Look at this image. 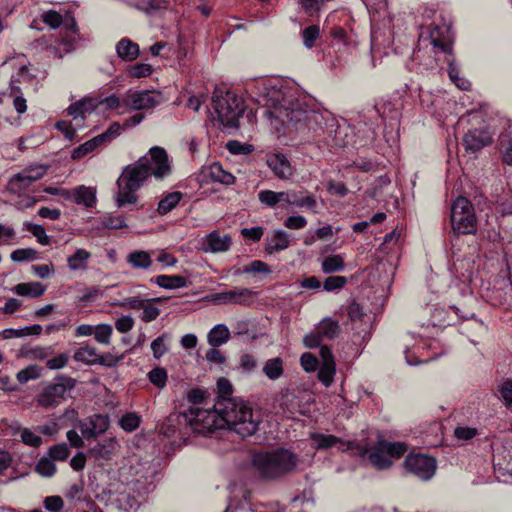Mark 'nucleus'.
I'll return each instance as SVG.
<instances>
[{
	"label": "nucleus",
	"instance_id": "72a5a7b5",
	"mask_svg": "<svg viewBox=\"0 0 512 512\" xmlns=\"http://www.w3.org/2000/svg\"><path fill=\"white\" fill-rule=\"evenodd\" d=\"M263 372L271 380L278 379L283 374L282 359L277 357L267 360L263 367Z\"/></svg>",
	"mask_w": 512,
	"mask_h": 512
},
{
	"label": "nucleus",
	"instance_id": "79ce46f5",
	"mask_svg": "<svg viewBox=\"0 0 512 512\" xmlns=\"http://www.w3.org/2000/svg\"><path fill=\"white\" fill-rule=\"evenodd\" d=\"M10 258L13 262L34 261L39 258V253L33 248H21L14 250Z\"/></svg>",
	"mask_w": 512,
	"mask_h": 512
},
{
	"label": "nucleus",
	"instance_id": "ddd939ff",
	"mask_svg": "<svg viewBox=\"0 0 512 512\" xmlns=\"http://www.w3.org/2000/svg\"><path fill=\"white\" fill-rule=\"evenodd\" d=\"M205 417H210L209 409L190 408L178 415V421L180 424L189 426L193 432L204 434L202 424L205 422Z\"/></svg>",
	"mask_w": 512,
	"mask_h": 512
},
{
	"label": "nucleus",
	"instance_id": "c85d7f7f",
	"mask_svg": "<svg viewBox=\"0 0 512 512\" xmlns=\"http://www.w3.org/2000/svg\"><path fill=\"white\" fill-rule=\"evenodd\" d=\"M183 194L179 191L168 193L158 203L157 212L160 215H165L172 211L182 199Z\"/></svg>",
	"mask_w": 512,
	"mask_h": 512
},
{
	"label": "nucleus",
	"instance_id": "bb28decb",
	"mask_svg": "<svg viewBox=\"0 0 512 512\" xmlns=\"http://www.w3.org/2000/svg\"><path fill=\"white\" fill-rule=\"evenodd\" d=\"M73 358L77 362H82L87 365H95L99 361V354L96 349L92 346H83L78 348L73 355Z\"/></svg>",
	"mask_w": 512,
	"mask_h": 512
},
{
	"label": "nucleus",
	"instance_id": "f257e3e1",
	"mask_svg": "<svg viewBox=\"0 0 512 512\" xmlns=\"http://www.w3.org/2000/svg\"><path fill=\"white\" fill-rule=\"evenodd\" d=\"M170 173L171 166L166 151L158 146L152 147L148 155L123 168L116 182L118 192L115 202L117 207L135 204L138 200L136 192L149 176L153 175L157 179H163Z\"/></svg>",
	"mask_w": 512,
	"mask_h": 512
},
{
	"label": "nucleus",
	"instance_id": "a878e982",
	"mask_svg": "<svg viewBox=\"0 0 512 512\" xmlns=\"http://www.w3.org/2000/svg\"><path fill=\"white\" fill-rule=\"evenodd\" d=\"M126 261L134 269H148L152 265L150 254L142 250H135L129 253Z\"/></svg>",
	"mask_w": 512,
	"mask_h": 512
},
{
	"label": "nucleus",
	"instance_id": "7ed1b4c3",
	"mask_svg": "<svg viewBox=\"0 0 512 512\" xmlns=\"http://www.w3.org/2000/svg\"><path fill=\"white\" fill-rule=\"evenodd\" d=\"M217 389L214 408L228 427L242 438L254 435L260 423L259 415L244 400L231 397L233 386L228 379L219 378Z\"/></svg>",
	"mask_w": 512,
	"mask_h": 512
},
{
	"label": "nucleus",
	"instance_id": "2f4dec72",
	"mask_svg": "<svg viewBox=\"0 0 512 512\" xmlns=\"http://www.w3.org/2000/svg\"><path fill=\"white\" fill-rule=\"evenodd\" d=\"M31 184L32 182L28 181L27 177L21 171L9 179L7 183V191L12 194L19 195L24 192Z\"/></svg>",
	"mask_w": 512,
	"mask_h": 512
},
{
	"label": "nucleus",
	"instance_id": "e2e57ef3",
	"mask_svg": "<svg viewBox=\"0 0 512 512\" xmlns=\"http://www.w3.org/2000/svg\"><path fill=\"white\" fill-rule=\"evenodd\" d=\"M347 283V279L344 276H330L325 279L323 288L326 291H334L341 289Z\"/></svg>",
	"mask_w": 512,
	"mask_h": 512
},
{
	"label": "nucleus",
	"instance_id": "6e6d98bb",
	"mask_svg": "<svg viewBox=\"0 0 512 512\" xmlns=\"http://www.w3.org/2000/svg\"><path fill=\"white\" fill-rule=\"evenodd\" d=\"M138 8L146 13H153L167 8L166 0H142Z\"/></svg>",
	"mask_w": 512,
	"mask_h": 512
},
{
	"label": "nucleus",
	"instance_id": "c756f323",
	"mask_svg": "<svg viewBox=\"0 0 512 512\" xmlns=\"http://www.w3.org/2000/svg\"><path fill=\"white\" fill-rule=\"evenodd\" d=\"M209 176L213 181L225 185L233 184L235 181V177L231 173L225 171L220 163H213L209 167Z\"/></svg>",
	"mask_w": 512,
	"mask_h": 512
},
{
	"label": "nucleus",
	"instance_id": "8fccbe9b",
	"mask_svg": "<svg viewBox=\"0 0 512 512\" xmlns=\"http://www.w3.org/2000/svg\"><path fill=\"white\" fill-rule=\"evenodd\" d=\"M169 339L168 334H162L159 337H157L155 340L151 343V350L153 353V357L155 359L161 358L164 354L167 353L168 347L165 344V341Z\"/></svg>",
	"mask_w": 512,
	"mask_h": 512
},
{
	"label": "nucleus",
	"instance_id": "39448f33",
	"mask_svg": "<svg viewBox=\"0 0 512 512\" xmlns=\"http://www.w3.org/2000/svg\"><path fill=\"white\" fill-rule=\"evenodd\" d=\"M212 107L225 128L239 127V119L245 110L242 98L231 91L216 87L212 95Z\"/></svg>",
	"mask_w": 512,
	"mask_h": 512
},
{
	"label": "nucleus",
	"instance_id": "bf43d9fd",
	"mask_svg": "<svg viewBox=\"0 0 512 512\" xmlns=\"http://www.w3.org/2000/svg\"><path fill=\"white\" fill-rule=\"evenodd\" d=\"M226 148L228 151L232 154L239 155V154H249L253 151L252 145L249 144H242L241 142L237 140H230L226 144Z\"/></svg>",
	"mask_w": 512,
	"mask_h": 512
},
{
	"label": "nucleus",
	"instance_id": "49530a36",
	"mask_svg": "<svg viewBox=\"0 0 512 512\" xmlns=\"http://www.w3.org/2000/svg\"><path fill=\"white\" fill-rule=\"evenodd\" d=\"M149 381L158 388H164L167 382V371L162 367H156L148 372Z\"/></svg>",
	"mask_w": 512,
	"mask_h": 512
},
{
	"label": "nucleus",
	"instance_id": "423d86ee",
	"mask_svg": "<svg viewBox=\"0 0 512 512\" xmlns=\"http://www.w3.org/2000/svg\"><path fill=\"white\" fill-rule=\"evenodd\" d=\"M76 379L64 375H57L52 382L48 383L35 396V402L38 407L43 409H53L66 401L69 393L76 386Z\"/></svg>",
	"mask_w": 512,
	"mask_h": 512
},
{
	"label": "nucleus",
	"instance_id": "a211bd4d",
	"mask_svg": "<svg viewBox=\"0 0 512 512\" xmlns=\"http://www.w3.org/2000/svg\"><path fill=\"white\" fill-rule=\"evenodd\" d=\"M289 234L284 230H275L271 237L267 238L265 251L268 254H274L289 247Z\"/></svg>",
	"mask_w": 512,
	"mask_h": 512
},
{
	"label": "nucleus",
	"instance_id": "f704fd0d",
	"mask_svg": "<svg viewBox=\"0 0 512 512\" xmlns=\"http://www.w3.org/2000/svg\"><path fill=\"white\" fill-rule=\"evenodd\" d=\"M56 471L57 467L54 461L47 455L41 457L35 465V472L42 477H52Z\"/></svg>",
	"mask_w": 512,
	"mask_h": 512
},
{
	"label": "nucleus",
	"instance_id": "0e129e2a",
	"mask_svg": "<svg viewBox=\"0 0 512 512\" xmlns=\"http://www.w3.org/2000/svg\"><path fill=\"white\" fill-rule=\"evenodd\" d=\"M152 71L153 68L150 64L137 63L130 68L129 73L133 78H142L149 76Z\"/></svg>",
	"mask_w": 512,
	"mask_h": 512
},
{
	"label": "nucleus",
	"instance_id": "c9c22d12",
	"mask_svg": "<svg viewBox=\"0 0 512 512\" xmlns=\"http://www.w3.org/2000/svg\"><path fill=\"white\" fill-rule=\"evenodd\" d=\"M99 145H101V142L98 141L97 136L86 141L85 143L79 145L76 147L71 154V158L73 160H78L86 156L87 154L93 152Z\"/></svg>",
	"mask_w": 512,
	"mask_h": 512
},
{
	"label": "nucleus",
	"instance_id": "603ef678",
	"mask_svg": "<svg viewBox=\"0 0 512 512\" xmlns=\"http://www.w3.org/2000/svg\"><path fill=\"white\" fill-rule=\"evenodd\" d=\"M112 334V326L109 324H100L95 326L94 338L101 344L108 345Z\"/></svg>",
	"mask_w": 512,
	"mask_h": 512
},
{
	"label": "nucleus",
	"instance_id": "69168bd1",
	"mask_svg": "<svg viewBox=\"0 0 512 512\" xmlns=\"http://www.w3.org/2000/svg\"><path fill=\"white\" fill-rule=\"evenodd\" d=\"M477 434H478V430H477L476 428H473V427H468V426H457V427L454 429V436H455L458 440H464V441L471 440V439H473Z\"/></svg>",
	"mask_w": 512,
	"mask_h": 512
},
{
	"label": "nucleus",
	"instance_id": "0eeeda50",
	"mask_svg": "<svg viewBox=\"0 0 512 512\" xmlns=\"http://www.w3.org/2000/svg\"><path fill=\"white\" fill-rule=\"evenodd\" d=\"M450 220L456 234H474L477 219L472 203L465 197H458L451 206Z\"/></svg>",
	"mask_w": 512,
	"mask_h": 512
},
{
	"label": "nucleus",
	"instance_id": "aec40b11",
	"mask_svg": "<svg viewBox=\"0 0 512 512\" xmlns=\"http://www.w3.org/2000/svg\"><path fill=\"white\" fill-rule=\"evenodd\" d=\"M368 459L377 470H386L392 466V461L388 458L385 449L379 445V440L376 446L370 448Z\"/></svg>",
	"mask_w": 512,
	"mask_h": 512
},
{
	"label": "nucleus",
	"instance_id": "412c9836",
	"mask_svg": "<svg viewBox=\"0 0 512 512\" xmlns=\"http://www.w3.org/2000/svg\"><path fill=\"white\" fill-rule=\"evenodd\" d=\"M117 55L124 61L135 60L140 53L139 45L128 38L121 39L116 45Z\"/></svg>",
	"mask_w": 512,
	"mask_h": 512
},
{
	"label": "nucleus",
	"instance_id": "7c9ffc66",
	"mask_svg": "<svg viewBox=\"0 0 512 512\" xmlns=\"http://www.w3.org/2000/svg\"><path fill=\"white\" fill-rule=\"evenodd\" d=\"M316 330L322 338L332 340L339 335L340 326L337 321L326 318L321 321Z\"/></svg>",
	"mask_w": 512,
	"mask_h": 512
},
{
	"label": "nucleus",
	"instance_id": "774afa93",
	"mask_svg": "<svg viewBox=\"0 0 512 512\" xmlns=\"http://www.w3.org/2000/svg\"><path fill=\"white\" fill-rule=\"evenodd\" d=\"M258 199L263 205L267 207H274L279 203L276 192L272 190L260 191L258 193Z\"/></svg>",
	"mask_w": 512,
	"mask_h": 512
},
{
	"label": "nucleus",
	"instance_id": "58836bf2",
	"mask_svg": "<svg viewBox=\"0 0 512 512\" xmlns=\"http://www.w3.org/2000/svg\"><path fill=\"white\" fill-rule=\"evenodd\" d=\"M42 371L43 369L36 364L29 365L25 369L20 370L17 373L16 378L19 383L25 384L30 380H35L41 377Z\"/></svg>",
	"mask_w": 512,
	"mask_h": 512
},
{
	"label": "nucleus",
	"instance_id": "6ab92c4d",
	"mask_svg": "<svg viewBox=\"0 0 512 512\" xmlns=\"http://www.w3.org/2000/svg\"><path fill=\"white\" fill-rule=\"evenodd\" d=\"M289 199V206H293L300 209L305 208L313 212H315V208L317 207L316 199L307 191L291 190Z\"/></svg>",
	"mask_w": 512,
	"mask_h": 512
},
{
	"label": "nucleus",
	"instance_id": "2eb2a0df",
	"mask_svg": "<svg viewBox=\"0 0 512 512\" xmlns=\"http://www.w3.org/2000/svg\"><path fill=\"white\" fill-rule=\"evenodd\" d=\"M118 447L119 445L115 438H107L95 444L88 453L90 457L97 460H110Z\"/></svg>",
	"mask_w": 512,
	"mask_h": 512
},
{
	"label": "nucleus",
	"instance_id": "1a4fd4ad",
	"mask_svg": "<svg viewBox=\"0 0 512 512\" xmlns=\"http://www.w3.org/2000/svg\"><path fill=\"white\" fill-rule=\"evenodd\" d=\"M162 101V95L159 92L150 90L127 91L122 98L124 107L130 110H146L158 106Z\"/></svg>",
	"mask_w": 512,
	"mask_h": 512
},
{
	"label": "nucleus",
	"instance_id": "393cba45",
	"mask_svg": "<svg viewBox=\"0 0 512 512\" xmlns=\"http://www.w3.org/2000/svg\"><path fill=\"white\" fill-rule=\"evenodd\" d=\"M45 290V286L40 282L19 283L13 288V291L16 294L31 298H38L42 296Z\"/></svg>",
	"mask_w": 512,
	"mask_h": 512
},
{
	"label": "nucleus",
	"instance_id": "338daca9",
	"mask_svg": "<svg viewBox=\"0 0 512 512\" xmlns=\"http://www.w3.org/2000/svg\"><path fill=\"white\" fill-rule=\"evenodd\" d=\"M142 310H143V312H142V315H141V319L144 322H151V321L155 320L159 316V314H160L159 308H157L156 306L152 305L150 303V301H145L144 302Z\"/></svg>",
	"mask_w": 512,
	"mask_h": 512
},
{
	"label": "nucleus",
	"instance_id": "f8f14e48",
	"mask_svg": "<svg viewBox=\"0 0 512 512\" xmlns=\"http://www.w3.org/2000/svg\"><path fill=\"white\" fill-rule=\"evenodd\" d=\"M492 142V137L486 129L469 130L463 137L465 150L470 153H476L488 146Z\"/></svg>",
	"mask_w": 512,
	"mask_h": 512
},
{
	"label": "nucleus",
	"instance_id": "4c0bfd02",
	"mask_svg": "<svg viewBox=\"0 0 512 512\" xmlns=\"http://www.w3.org/2000/svg\"><path fill=\"white\" fill-rule=\"evenodd\" d=\"M54 462L66 461L70 456V448L66 443H59L49 447L47 454Z\"/></svg>",
	"mask_w": 512,
	"mask_h": 512
},
{
	"label": "nucleus",
	"instance_id": "680f3d73",
	"mask_svg": "<svg viewBox=\"0 0 512 512\" xmlns=\"http://www.w3.org/2000/svg\"><path fill=\"white\" fill-rule=\"evenodd\" d=\"M347 314L352 322H363L364 318L366 317L363 308L355 301H352L347 307Z\"/></svg>",
	"mask_w": 512,
	"mask_h": 512
},
{
	"label": "nucleus",
	"instance_id": "5fc2aeb1",
	"mask_svg": "<svg viewBox=\"0 0 512 512\" xmlns=\"http://www.w3.org/2000/svg\"><path fill=\"white\" fill-rule=\"evenodd\" d=\"M28 72L27 66L23 65L19 68L16 76H13L10 81L9 85V97L13 98L17 95H23L22 90L19 86L20 83V77H23L25 73Z\"/></svg>",
	"mask_w": 512,
	"mask_h": 512
},
{
	"label": "nucleus",
	"instance_id": "e433bc0d",
	"mask_svg": "<svg viewBox=\"0 0 512 512\" xmlns=\"http://www.w3.org/2000/svg\"><path fill=\"white\" fill-rule=\"evenodd\" d=\"M344 267V260L340 255L327 256L321 265L322 271L327 274L342 271Z\"/></svg>",
	"mask_w": 512,
	"mask_h": 512
},
{
	"label": "nucleus",
	"instance_id": "de8ad7c7",
	"mask_svg": "<svg viewBox=\"0 0 512 512\" xmlns=\"http://www.w3.org/2000/svg\"><path fill=\"white\" fill-rule=\"evenodd\" d=\"M320 36V28L318 25H310L302 31L303 44L306 48L311 49L315 45V41Z\"/></svg>",
	"mask_w": 512,
	"mask_h": 512
},
{
	"label": "nucleus",
	"instance_id": "ea45409f",
	"mask_svg": "<svg viewBox=\"0 0 512 512\" xmlns=\"http://www.w3.org/2000/svg\"><path fill=\"white\" fill-rule=\"evenodd\" d=\"M379 445L385 449L387 455L399 458L407 451V445L403 442H389L384 439L379 440Z\"/></svg>",
	"mask_w": 512,
	"mask_h": 512
},
{
	"label": "nucleus",
	"instance_id": "5701e85b",
	"mask_svg": "<svg viewBox=\"0 0 512 512\" xmlns=\"http://www.w3.org/2000/svg\"><path fill=\"white\" fill-rule=\"evenodd\" d=\"M151 281L155 282L159 287L173 290L187 286V278L180 275H159L152 278Z\"/></svg>",
	"mask_w": 512,
	"mask_h": 512
},
{
	"label": "nucleus",
	"instance_id": "4be33fe9",
	"mask_svg": "<svg viewBox=\"0 0 512 512\" xmlns=\"http://www.w3.org/2000/svg\"><path fill=\"white\" fill-rule=\"evenodd\" d=\"M230 336V330L225 324H217L208 333L207 340L210 346L219 347L227 343Z\"/></svg>",
	"mask_w": 512,
	"mask_h": 512
},
{
	"label": "nucleus",
	"instance_id": "a19ab883",
	"mask_svg": "<svg viewBox=\"0 0 512 512\" xmlns=\"http://www.w3.org/2000/svg\"><path fill=\"white\" fill-rule=\"evenodd\" d=\"M312 440L316 443L317 449H328L335 446L337 443H343V441L330 434H312Z\"/></svg>",
	"mask_w": 512,
	"mask_h": 512
},
{
	"label": "nucleus",
	"instance_id": "4d7b16f0",
	"mask_svg": "<svg viewBox=\"0 0 512 512\" xmlns=\"http://www.w3.org/2000/svg\"><path fill=\"white\" fill-rule=\"evenodd\" d=\"M48 166L35 165L29 166L22 170L23 174L27 177L28 181L32 183L41 179L47 172Z\"/></svg>",
	"mask_w": 512,
	"mask_h": 512
},
{
	"label": "nucleus",
	"instance_id": "9b49d317",
	"mask_svg": "<svg viewBox=\"0 0 512 512\" xmlns=\"http://www.w3.org/2000/svg\"><path fill=\"white\" fill-rule=\"evenodd\" d=\"M109 425L110 419L108 415L94 414L86 421H80L78 427L84 438L96 439L108 430Z\"/></svg>",
	"mask_w": 512,
	"mask_h": 512
},
{
	"label": "nucleus",
	"instance_id": "f3484780",
	"mask_svg": "<svg viewBox=\"0 0 512 512\" xmlns=\"http://www.w3.org/2000/svg\"><path fill=\"white\" fill-rule=\"evenodd\" d=\"M99 105L100 102L97 98H84L71 104L67 111L74 119L78 117L84 119L85 114L93 112Z\"/></svg>",
	"mask_w": 512,
	"mask_h": 512
},
{
	"label": "nucleus",
	"instance_id": "4468645a",
	"mask_svg": "<svg viewBox=\"0 0 512 512\" xmlns=\"http://www.w3.org/2000/svg\"><path fill=\"white\" fill-rule=\"evenodd\" d=\"M232 239L228 234L221 235L218 231L209 233L202 240V250L210 253H220L229 250Z\"/></svg>",
	"mask_w": 512,
	"mask_h": 512
},
{
	"label": "nucleus",
	"instance_id": "473e14b6",
	"mask_svg": "<svg viewBox=\"0 0 512 512\" xmlns=\"http://www.w3.org/2000/svg\"><path fill=\"white\" fill-rule=\"evenodd\" d=\"M209 416L205 417V422L202 424V429H204V434L206 432H212L217 429L227 428L231 430L228 425L224 422L221 416L216 412L215 408L209 409Z\"/></svg>",
	"mask_w": 512,
	"mask_h": 512
},
{
	"label": "nucleus",
	"instance_id": "052dcab7",
	"mask_svg": "<svg viewBox=\"0 0 512 512\" xmlns=\"http://www.w3.org/2000/svg\"><path fill=\"white\" fill-rule=\"evenodd\" d=\"M42 21L52 29H57L61 26L63 19L60 13L49 10L42 15Z\"/></svg>",
	"mask_w": 512,
	"mask_h": 512
},
{
	"label": "nucleus",
	"instance_id": "20e7f679",
	"mask_svg": "<svg viewBox=\"0 0 512 512\" xmlns=\"http://www.w3.org/2000/svg\"><path fill=\"white\" fill-rule=\"evenodd\" d=\"M297 462L296 454L283 448L256 453L252 459L253 467L264 479H277L292 472Z\"/></svg>",
	"mask_w": 512,
	"mask_h": 512
},
{
	"label": "nucleus",
	"instance_id": "37998d69",
	"mask_svg": "<svg viewBox=\"0 0 512 512\" xmlns=\"http://www.w3.org/2000/svg\"><path fill=\"white\" fill-rule=\"evenodd\" d=\"M497 392L504 405L512 409V378L504 380L498 386Z\"/></svg>",
	"mask_w": 512,
	"mask_h": 512
},
{
	"label": "nucleus",
	"instance_id": "9d476101",
	"mask_svg": "<svg viewBox=\"0 0 512 512\" xmlns=\"http://www.w3.org/2000/svg\"><path fill=\"white\" fill-rule=\"evenodd\" d=\"M255 295L256 293L253 290L242 287L210 294L207 299L216 305L249 306L253 303Z\"/></svg>",
	"mask_w": 512,
	"mask_h": 512
},
{
	"label": "nucleus",
	"instance_id": "f03ea898",
	"mask_svg": "<svg viewBox=\"0 0 512 512\" xmlns=\"http://www.w3.org/2000/svg\"><path fill=\"white\" fill-rule=\"evenodd\" d=\"M248 91L252 100L264 109V116L274 118L284 126L302 130L317 117L314 112L303 108L299 101L286 99L282 91L274 87L257 85Z\"/></svg>",
	"mask_w": 512,
	"mask_h": 512
},
{
	"label": "nucleus",
	"instance_id": "c03bdc74",
	"mask_svg": "<svg viewBox=\"0 0 512 512\" xmlns=\"http://www.w3.org/2000/svg\"><path fill=\"white\" fill-rule=\"evenodd\" d=\"M335 372V364H322L318 371V379L325 387H329L333 383Z\"/></svg>",
	"mask_w": 512,
	"mask_h": 512
},
{
	"label": "nucleus",
	"instance_id": "cd10ccee",
	"mask_svg": "<svg viewBox=\"0 0 512 512\" xmlns=\"http://www.w3.org/2000/svg\"><path fill=\"white\" fill-rule=\"evenodd\" d=\"M90 257V252L85 249H77L75 253L68 257V267L73 271L85 270L87 268V261Z\"/></svg>",
	"mask_w": 512,
	"mask_h": 512
},
{
	"label": "nucleus",
	"instance_id": "3c124183",
	"mask_svg": "<svg viewBox=\"0 0 512 512\" xmlns=\"http://www.w3.org/2000/svg\"><path fill=\"white\" fill-rule=\"evenodd\" d=\"M448 75L451 79V81L460 89L467 90L470 86V83L459 77V70L454 64L453 60L448 62Z\"/></svg>",
	"mask_w": 512,
	"mask_h": 512
},
{
	"label": "nucleus",
	"instance_id": "6e6552de",
	"mask_svg": "<svg viewBox=\"0 0 512 512\" xmlns=\"http://www.w3.org/2000/svg\"><path fill=\"white\" fill-rule=\"evenodd\" d=\"M405 469L421 480H429L436 472V459L421 453H410L404 461Z\"/></svg>",
	"mask_w": 512,
	"mask_h": 512
},
{
	"label": "nucleus",
	"instance_id": "dca6fc26",
	"mask_svg": "<svg viewBox=\"0 0 512 512\" xmlns=\"http://www.w3.org/2000/svg\"><path fill=\"white\" fill-rule=\"evenodd\" d=\"M267 164L279 178L286 179L292 175V167L283 154H273L269 156Z\"/></svg>",
	"mask_w": 512,
	"mask_h": 512
},
{
	"label": "nucleus",
	"instance_id": "864d4df0",
	"mask_svg": "<svg viewBox=\"0 0 512 512\" xmlns=\"http://www.w3.org/2000/svg\"><path fill=\"white\" fill-rule=\"evenodd\" d=\"M25 227L37 238V241L40 244L48 245L50 243V237L46 234L45 228L43 226L27 222L25 223Z\"/></svg>",
	"mask_w": 512,
	"mask_h": 512
},
{
	"label": "nucleus",
	"instance_id": "13d9d810",
	"mask_svg": "<svg viewBox=\"0 0 512 512\" xmlns=\"http://www.w3.org/2000/svg\"><path fill=\"white\" fill-rule=\"evenodd\" d=\"M122 128L123 125L121 126L120 123L113 122L105 132L97 135L98 141H100L101 144L105 142H110L112 139L120 135V131Z\"/></svg>",
	"mask_w": 512,
	"mask_h": 512
},
{
	"label": "nucleus",
	"instance_id": "09e8293b",
	"mask_svg": "<svg viewBox=\"0 0 512 512\" xmlns=\"http://www.w3.org/2000/svg\"><path fill=\"white\" fill-rule=\"evenodd\" d=\"M242 272L245 274H264L268 275L272 272L270 266L261 261V260H254L250 264L245 265L242 268Z\"/></svg>",
	"mask_w": 512,
	"mask_h": 512
},
{
	"label": "nucleus",
	"instance_id": "b1692460",
	"mask_svg": "<svg viewBox=\"0 0 512 512\" xmlns=\"http://www.w3.org/2000/svg\"><path fill=\"white\" fill-rule=\"evenodd\" d=\"M73 201L86 207H93L96 202V191L91 187L81 185L73 190Z\"/></svg>",
	"mask_w": 512,
	"mask_h": 512
},
{
	"label": "nucleus",
	"instance_id": "a18cd8bd",
	"mask_svg": "<svg viewBox=\"0 0 512 512\" xmlns=\"http://www.w3.org/2000/svg\"><path fill=\"white\" fill-rule=\"evenodd\" d=\"M141 422V418L136 413H126L119 420L121 428L126 432L135 431Z\"/></svg>",
	"mask_w": 512,
	"mask_h": 512
}]
</instances>
